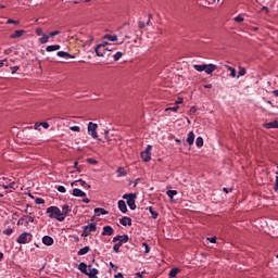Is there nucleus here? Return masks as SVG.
I'll return each mask as SVG.
<instances>
[{
	"instance_id": "obj_1",
	"label": "nucleus",
	"mask_w": 278,
	"mask_h": 278,
	"mask_svg": "<svg viewBox=\"0 0 278 278\" xmlns=\"http://www.w3.org/2000/svg\"><path fill=\"white\" fill-rule=\"evenodd\" d=\"M46 212L49 214V218H53L54 220H59V223H63L64 215L62 214V210H60V207L49 206Z\"/></svg>"
},
{
	"instance_id": "obj_2",
	"label": "nucleus",
	"mask_w": 278,
	"mask_h": 278,
	"mask_svg": "<svg viewBox=\"0 0 278 278\" xmlns=\"http://www.w3.org/2000/svg\"><path fill=\"white\" fill-rule=\"evenodd\" d=\"M113 242H117L113 247L114 253H119L123 244H127V242H129V236L128 235L116 236L113 238Z\"/></svg>"
},
{
	"instance_id": "obj_3",
	"label": "nucleus",
	"mask_w": 278,
	"mask_h": 278,
	"mask_svg": "<svg viewBox=\"0 0 278 278\" xmlns=\"http://www.w3.org/2000/svg\"><path fill=\"white\" fill-rule=\"evenodd\" d=\"M31 233L30 232H22L17 239L16 242L17 244H27V242H31Z\"/></svg>"
},
{
	"instance_id": "obj_4",
	"label": "nucleus",
	"mask_w": 278,
	"mask_h": 278,
	"mask_svg": "<svg viewBox=\"0 0 278 278\" xmlns=\"http://www.w3.org/2000/svg\"><path fill=\"white\" fill-rule=\"evenodd\" d=\"M123 199H126V203L130 210H136V194H124Z\"/></svg>"
},
{
	"instance_id": "obj_5",
	"label": "nucleus",
	"mask_w": 278,
	"mask_h": 278,
	"mask_svg": "<svg viewBox=\"0 0 278 278\" xmlns=\"http://www.w3.org/2000/svg\"><path fill=\"white\" fill-rule=\"evenodd\" d=\"M97 129H99V125L94 124L92 122H89L87 130L89 136H91L94 140H97V138H99V134H97Z\"/></svg>"
},
{
	"instance_id": "obj_6",
	"label": "nucleus",
	"mask_w": 278,
	"mask_h": 278,
	"mask_svg": "<svg viewBox=\"0 0 278 278\" xmlns=\"http://www.w3.org/2000/svg\"><path fill=\"white\" fill-rule=\"evenodd\" d=\"M152 149H153V146L149 144V146H147L146 150L143 152H141L142 162H151Z\"/></svg>"
},
{
	"instance_id": "obj_7",
	"label": "nucleus",
	"mask_w": 278,
	"mask_h": 278,
	"mask_svg": "<svg viewBox=\"0 0 278 278\" xmlns=\"http://www.w3.org/2000/svg\"><path fill=\"white\" fill-rule=\"evenodd\" d=\"M29 223H34V217L29 215H24L17 220V225H24V227H29Z\"/></svg>"
},
{
	"instance_id": "obj_8",
	"label": "nucleus",
	"mask_w": 278,
	"mask_h": 278,
	"mask_svg": "<svg viewBox=\"0 0 278 278\" xmlns=\"http://www.w3.org/2000/svg\"><path fill=\"white\" fill-rule=\"evenodd\" d=\"M92 231H97V224H90L84 227V232L81 236H84L85 238H88V236H90V233H92Z\"/></svg>"
},
{
	"instance_id": "obj_9",
	"label": "nucleus",
	"mask_w": 278,
	"mask_h": 278,
	"mask_svg": "<svg viewBox=\"0 0 278 278\" xmlns=\"http://www.w3.org/2000/svg\"><path fill=\"white\" fill-rule=\"evenodd\" d=\"M94 51L98 58H105V54L108 53V51H110V48H103V46H96Z\"/></svg>"
},
{
	"instance_id": "obj_10",
	"label": "nucleus",
	"mask_w": 278,
	"mask_h": 278,
	"mask_svg": "<svg viewBox=\"0 0 278 278\" xmlns=\"http://www.w3.org/2000/svg\"><path fill=\"white\" fill-rule=\"evenodd\" d=\"M0 179H2V181H7V184H4L2 186L4 188V190H16V182H14L5 177H2Z\"/></svg>"
},
{
	"instance_id": "obj_11",
	"label": "nucleus",
	"mask_w": 278,
	"mask_h": 278,
	"mask_svg": "<svg viewBox=\"0 0 278 278\" xmlns=\"http://www.w3.org/2000/svg\"><path fill=\"white\" fill-rule=\"evenodd\" d=\"M72 188L75 186H81L83 188H86L87 190H90V185H87V182L83 179L75 180L71 184Z\"/></svg>"
},
{
	"instance_id": "obj_12",
	"label": "nucleus",
	"mask_w": 278,
	"mask_h": 278,
	"mask_svg": "<svg viewBox=\"0 0 278 278\" xmlns=\"http://www.w3.org/2000/svg\"><path fill=\"white\" fill-rule=\"evenodd\" d=\"M40 127H43V129H49V124L47 122H37L34 126V129L36 131H41Z\"/></svg>"
},
{
	"instance_id": "obj_13",
	"label": "nucleus",
	"mask_w": 278,
	"mask_h": 278,
	"mask_svg": "<svg viewBox=\"0 0 278 278\" xmlns=\"http://www.w3.org/2000/svg\"><path fill=\"white\" fill-rule=\"evenodd\" d=\"M102 236H114V228H112V226H104L102 229Z\"/></svg>"
},
{
	"instance_id": "obj_14",
	"label": "nucleus",
	"mask_w": 278,
	"mask_h": 278,
	"mask_svg": "<svg viewBox=\"0 0 278 278\" xmlns=\"http://www.w3.org/2000/svg\"><path fill=\"white\" fill-rule=\"evenodd\" d=\"M121 225H123V227H131V217L128 216H124L123 218L119 219Z\"/></svg>"
},
{
	"instance_id": "obj_15",
	"label": "nucleus",
	"mask_w": 278,
	"mask_h": 278,
	"mask_svg": "<svg viewBox=\"0 0 278 278\" xmlns=\"http://www.w3.org/2000/svg\"><path fill=\"white\" fill-rule=\"evenodd\" d=\"M263 127H265V129H278V122L274 121V122H269L263 125Z\"/></svg>"
},
{
	"instance_id": "obj_16",
	"label": "nucleus",
	"mask_w": 278,
	"mask_h": 278,
	"mask_svg": "<svg viewBox=\"0 0 278 278\" xmlns=\"http://www.w3.org/2000/svg\"><path fill=\"white\" fill-rule=\"evenodd\" d=\"M216 68H217V66L214 64H206L204 73H206V75H212L214 73V71H216Z\"/></svg>"
},
{
	"instance_id": "obj_17",
	"label": "nucleus",
	"mask_w": 278,
	"mask_h": 278,
	"mask_svg": "<svg viewBox=\"0 0 278 278\" xmlns=\"http://www.w3.org/2000/svg\"><path fill=\"white\" fill-rule=\"evenodd\" d=\"M118 210L123 213V214H127V204L125 203V201L119 200L118 203Z\"/></svg>"
},
{
	"instance_id": "obj_18",
	"label": "nucleus",
	"mask_w": 278,
	"mask_h": 278,
	"mask_svg": "<svg viewBox=\"0 0 278 278\" xmlns=\"http://www.w3.org/2000/svg\"><path fill=\"white\" fill-rule=\"evenodd\" d=\"M70 212H71V206H68V204H64L61 211V214L63 215L64 220L66 219V216H68Z\"/></svg>"
},
{
	"instance_id": "obj_19",
	"label": "nucleus",
	"mask_w": 278,
	"mask_h": 278,
	"mask_svg": "<svg viewBox=\"0 0 278 278\" xmlns=\"http://www.w3.org/2000/svg\"><path fill=\"white\" fill-rule=\"evenodd\" d=\"M42 243L46 245V247H51L53 245V239L50 237V236H45L42 238Z\"/></svg>"
},
{
	"instance_id": "obj_20",
	"label": "nucleus",
	"mask_w": 278,
	"mask_h": 278,
	"mask_svg": "<svg viewBox=\"0 0 278 278\" xmlns=\"http://www.w3.org/2000/svg\"><path fill=\"white\" fill-rule=\"evenodd\" d=\"M24 35H25V30L20 29V30H15L13 34H11L10 38H12V39L21 38Z\"/></svg>"
},
{
	"instance_id": "obj_21",
	"label": "nucleus",
	"mask_w": 278,
	"mask_h": 278,
	"mask_svg": "<svg viewBox=\"0 0 278 278\" xmlns=\"http://www.w3.org/2000/svg\"><path fill=\"white\" fill-rule=\"evenodd\" d=\"M89 278H99L97 275H99V270L97 268L89 269L86 274Z\"/></svg>"
},
{
	"instance_id": "obj_22",
	"label": "nucleus",
	"mask_w": 278,
	"mask_h": 278,
	"mask_svg": "<svg viewBox=\"0 0 278 278\" xmlns=\"http://www.w3.org/2000/svg\"><path fill=\"white\" fill-rule=\"evenodd\" d=\"M72 194H73V197H80V198L86 197V192H84L83 190L77 189V188L73 189Z\"/></svg>"
},
{
	"instance_id": "obj_23",
	"label": "nucleus",
	"mask_w": 278,
	"mask_h": 278,
	"mask_svg": "<svg viewBox=\"0 0 278 278\" xmlns=\"http://www.w3.org/2000/svg\"><path fill=\"white\" fill-rule=\"evenodd\" d=\"M94 214L97 216H105L108 214V211L105 208L97 207L94 208Z\"/></svg>"
},
{
	"instance_id": "obj_24",
	"label": "nucleus",
	"mask_w": 278,
	"mask_h": 278,
	"mask_svg": "<svg viewBox=\"0 0 278 278\" xmlns=\"http://www.w3.org/2000/svg\"><path fill=\"white\" fill-rule=\"evenodd\" d=\"M78 269L80 270V273H83L84 275H88V265H86V263H80L78 265Z\"/></svg>"
},
{
	"instance_id": "obj_25",
	"label": "nucleus",
	"mask_w": 278,
	"mask_h": 278,
	"mask_svg": "<svg viewBox=\"0 0 278 278\" xmlns=\"http://www.w3.org/2000/svg\"><path fill=\"white\" fill-rule=\"evenodd\" d=\"M188 144L192 146L194 144V131H190L187 137Z\"/></svg>"
},
{
	"instance_id": "obj_26",
	"label": "nucleus",
	"mask_w": 278,
	"mask_h": 278,
	"mask_svg": "<svg viewBox=\"0 0 278 278\" xmlns=\"http://www.w3.org/2000/svg\"><path fill=\"white\" fill-rule=\"evenodd\" d=\"M46 51H48V53H51V51H60V45L48 46Z\"/></svg>"
},
{
	"instance_id": "obj_27",
	"label": "nucleus",
	"mask_w": 278,
	"mask_h": 278,
	"mask_svg": "<svg viewBox=\"0 0 278 278\" xmlns=\"http://www.w3.org/2000/svg\"><path fill=\"white\" fill-rule=\"evenodd\" d=\"M90 252V247L86 245L84 248H81L78 252L77 255H86L87 253Z\"/></svg>"
},
{
	"instance_id": "obj_28",
	"label": "nucleus",
	"mask_w": 278,
	"mask_h": 278,
	"mask_svg": "<svg viewBox=\"0 0 278 278\" xmlns=\"http://www.w3.org/2000/svg\"><path fill=\"white\" fill-rule=\"evenodd\" d=\"M56 55H58L59 58H70V59L75 58L74 55H71L68 52H65V51H59V52L56 53Z\"/></svg>"
},
{
	"instance_id": "obj_29",
	"label": "nucleus",
	"mask_w": 278,
	"mask_h": 278,
	"mask_svg": "<svg viewBox=\"0 0 278 278\" xmlns=\"http://www.w3.org/2000/svg\"><path fill=\"white\" fill-rule=\"evenodd\" d=\"M104 40H110L111 42H116L118 40V36H116V35H105Z\"/></svg>"
},
{
	"instance_id": "obj_30",
	"label": "nucleus",
	"mask_w": 278,
	"mask_h": 278,
	"mask_svg": "<svg viewBox=\"0 0 278 278\" xmlns=\"http://www.w3.org/2000/svg\"><path fill=\"white\" fill-rule=\"evenodd\" d=\"M206 66H207V64L193 65V68H194V71H198V73H203V71L205 72Z\"/></svg>"
},
{
	"instance_id": "obj_31",
	"label": "nucleus",
	"mask_w": 278,
	"mask_h": 278,
	"mask_svg": "<svg viewBox=\"0 0 278 278\" xmlns=\"http://www.w3.org/2000/svg\"><path fill=\"white\" fill-rule=\"evenodd\" d=\"M41 36H42V37L39 38L40 45H47V42H49V35L43 34V35H41Z\"/></svg>"
},
{
	"instance_id": "obj_32",
	"label": "nucleus",
	"mask_w": 278,
	"mask_h": 278,
	"mask_svg": "<svg viewBox=\"0 0 278 278\" xmlns=\"http://www.w3.org/2000/svg\"><path fill=\"white\" fill-rule=\"evenodd\" d=\"M178 273H179V268H173V269H170V271H169V278H175V277H177Z\"/></svg>"
},
{
	"instance_id": "obj_33",
	"label": "nucleus",
	"mask_w": 278,
	"mask_h": 278,
	"mask_svg": "<svg viewBox=\"0 0 278 278\" xmlns=\"http://www.w3.org/2000/svg\"><path fill=\"white\" fill-rule=\"evenodd\" d=\"M226 68H227V71H229L230 77H232V78L236 77V68L235 67L226 65Z\"/></svg>"
},
{
	"instance_id": "obj_34",
	"label": "nucleus",
	"mask_w": 278,
	"mask_h": 278,
	"mask_svg": "<svg viewBox=\"0 0 278 278\" xmlns=\"http://www.w3.org/2000/svg\"><path fill=\"white\" fill-rule=\"evenodd\" d=\"M244 75H247V70L244 67H240L237 78L239 79L240 77H244Z\"/></svg>"
},
{
	"instance_id": "obj_35",
	"label": "nucleus",
	"mask_w": 278,
	"mask_h": 278,
	"mask_svg": "<svg viewBox=\"0 0 278 278\" xmlns=\"http://www.w3.org/2000/svg\"><path fill=\"white\" fill-rule=\"evenodd\" d=\"M149 212H150L152 218H154V219L157 218L159 214L155 210H153L152 206L149 207Z\"/></svg>"
},
{
	"instance_id": "obj_36",
	"label": "nucleus",
	"mask_w": 278,
	"mask_h": 278,
	"mask_svg": "<svg viewBox=\"0 0 278 278\" xmlns=\"http://www.w3.org/2000/svg\"><path fill=\"white\" fill-rule=\"evenodd\" d=\"M3 66H10V61H8V59L0 60V68H3Z\"/></svg>"
},
{
	"instance_id": "obj_37",
	"label": "nucleus",
	"mask_w": 278,
	"mask_h": 278,
	"mask_svg": "<svg viewBox=\"0 0 278 278\" xmlns=\"http://www.w3.org/2000/svg\"><path fill=\"white\" fill-rule=\"evenodd\" d=\"M118 177H125L127 175V172L123 167H119L117 169Z\"/></svg>"
},
{
	"instance_id": "obj_38",
	"label": "nucleus",
	"mask_w": 278,
	"mask_h": 278,
	"mask_svg": "<svg viewBox=\"0 0 278 278\" xmlns=\"http://www.w3.org/2000/svg\"><path fill=\"white\" fill-rule=\"evenodd\" d=\"M166 194L167 197H169V199H173L174 197H176L177 190H168Z\"/></svg>"
},
{
	"instance_id": "obj_39",
	"label": "nucleus",
	"mask_w": 278,
	"mask_h": 278,
	"mask_svg": "<svg viewBox=\"0 0 278 278\" xmlns=\"http://www.w3.org/2000/svg\"><path fill=\"white\" fill-rule=\"evenodd\" d=\"M179 110V106L177 104H175V106H169L165 109V112H177Z\"/></svg>"
},
{
	"instance_id": "obj_40",
	"label": "nucleus",
	"mask_w": 278,
	"mask_h": 278,
	"mask_svg": "<svg viewBox=\"0 0 278 278\" xmlns=\"http://www.w3.org/2000/svg\"><path fill=\"white\" fill-rule=\"evenodd\" d=\"M195 144L199 148L203 147V137H198L195 140Z\"/></svg>"
},
{
	"instance_id": "obj_41",
	"label": "nucleus",
	"mask_w": 278,
	"mask_h": 278,
	"mask_svg": "<svg viewBox=\"0 0 278 278\" xmlns=\"http://www.w3.org/2000/svg\"><path fill=\"white\" fill-rule=\"evenodd\" d=\"M113 58H114L115 62H118V60H121V58H123V52H116Z\"/></svg>"
},
{
	"instance_id": "obj_42",
	"label": "nucleus",
	"mask_w": 278,
	"mask_h": 278,
	"mask_svg": "<svg viewBox=\"0 0 278 278\" xmlns=\"http://www.w3.org/2000/svg\"><path fill=\"white\" fill-rule=\"evenodd\" d=\"M235 23H243L244 17L242 15H238L236 17H233Z\"/></svg>"
},
{
	"instance_id": "obj_43",
	"label": "nucleus",
	"mask_w": 278,
	"mask_h": 278,
	"mask_svg": "<svg viewBox=\"0 0 278 278\" xmlns=\"http://www.w3.org/2000/svg\"><path fill=\"white\" fill-rule=\"evenodd\" d=\"M4 236H12L14 233V230L12 228H7L3 230Z\"/></svg>"
},
{
	"instance_id": "obj_44",
	"label": "nucleus",
	"mask_w": 278,
	"mask_h": 278,
	"mask_svg": "<svg viewBox=\"0 0 278 278\" xmlns=\"http://www.w3.org/2000/svg\"><path fill=\"white\" fill-rule=\"evenodd\" d=\"M71 131H76L77 134H79V131H81V128H79V126H72L70 127Z\"/></svg>"
},
{
	"instance_id": "obj_45",
	"label": "nucleus",
	"mask_w": 278,
	"mask_h": 278,
	"mask_svg": "<svg viewBox=\"0 0 278 278\" xmlns=\"http://www.w3.org/2000/svg\"><path fill=\"white\" fill-rule=\"evenodd\" d=\"M94 40V37L89 36V40L85 41V45H87L88 47H90V45H92V41Z\"/></svg>"
},
{
	"instance_id": "obj_46",
	"label": "nucleus",
	"mask_w": 278,
	"mask_h": 278,
	"mask_svg": "<svg viewBox=\"0 0 278 278\" xmlns=\"http://www.w3.org/2000/svg\"><path fill=\"white\" fill-rule=\"evenodd\" d=\"M35 203H36L37 205H43L45 200H42L41 198H37V199L35 200Z\"/></svg>"
},
{
	"instance_id": "obj_47",
	"label": "nucleus",
	"mask_w": 278,
	"mask_h": 278,
	"mask_svg": "<svg viewBox=\"0 0 278 278\" xmlns=\"http://www.w3.org/2000/svg\"><path fill=\"white\" fill-rule=\"evenodd\" d=\"M142 247H144V253H150L151 248L147 243H142Z\"/></svg>"
},
{
	"instance_id": "obj_48",
	"label": "nucleus",
	"mask_w": 278,
	"mask_h": 278,
	"mask_svg": "<svg viewBox=\"0 0 278 278\" xmlns=\"http://www.w3.org/2000/svg\"><path fill=\"white\" fill-rule=\"evenodd\" d=\"M21 67L18 65H15L13 67H11V73L12 75H14Z\"/></svg>"
},
{
	"instance_id": "obj_49",
	"label": "nucleus",
	"mask_w": 278,
	"mask_h": 278,
	"mask_svg": "<svg viewBox=\"0 0 278 278\" xmlns=\"http://www.w3.org/2000/svg\"><path fill=\"white\" fill-rule=\"evenodd\" d=\"M54 36H60V30H54L50 33L51 38H54Z\"/></svg>"
},
{
	"instance_id": "obj_50",
	"label": "nucleus",
	"mask_w": 278,
	"mask_h": 278,
	"mask_svg": "<svg viewBox=\"0 0 278 278\" xmlns=\"http://www.w3.org/2000/svg\"><path fill=\"white\" fill-rule=\"evenodd\" d=\"M58 191L64 193V192H66V187H64V186H59V187H58Z\"/></svg>"
},
{
	"instance_id": "obj_51",
	"label": "nucleus",
	"mask_w": 278,
	"mask_h": 278,
	"mask_svg": "<svg viewBox=\"0 0 278 278\" xmlns=\"http://www.w3.org/2000/svg\"><path fill=\"white\" fill-rule=\"evenodd\" d=\"M184 103V98H178V100L175 101V105H181Z\"/></svg>"
},
{
	"instance_id": "obj_52",
	"label": "nucleus",
	"mask_w": 278,
	"mask_h": 278,
	"mask_svg": "<svg viewBox=\"0 0 278 278\" xmlns=\"http://www.w3.org/2000/svg\"><path fill=\"white\" fill-rule=\"evenodd\" d=\"M36 34L37 36H43L45 34H42V29L40 27L36 28Z\"/></svg>"
},
{
	"instance_id": "obj_53",
	"label": "nucleus",
	"mask_w": 278,
	"mask_h": 278,
	"mask_svg": "<svg viewBox=\"0 0 278 278\" xmlns=\"http://www.w3.org/2000/svg\"><path fill=\"white\" fill-rule=\"evenodd\" d=\"M88 164H97V160L94 159H87Z\"/></svg>"
},
{
	"instance_id": "obj_54",
	"label": "nucleus",
	"mask_w": 278,
	"mask_h": 278,
	"mask_svg": "<svg viewBox=\"0 0 278 278\" xmlns=\"http://www.w3.org/2000/svg\"><path fill=\"white\" fill-rule=\"evenodd\" d=\"M274 190H275V192H277V190H278V176H276V182H275Z\"/></svg>"
},
{
	"instance_id": "obj_55",
	"label": "nucleus",
	"mask_w": 278,
	"mask_h": 278,
	"mask_svg": "<svg viewBox=\"0 0 278 278\" xmlns=\"http://www.w3.org/2000/svg\"><path fill=\"white\" fill-rule=\"evenodd\" d=\"M212 242V244H216V237L207 238Z\"/></svg>"
},
{
	"instance_id": "obj_56",
	"label": "nucleus",
	"mask_w": 278,
	"mask_h": 278,
	"mask_svg": "<svg viewBox=\"0 0 278 278\" xmlns=\"http://www.w3.org/2000/svg\"><path fill=\"white\" fill-rule=\"evenodd\" d=\"M7 23L10 25L12 23H14L15 25H18V22L17 21H14V20H8Z\"/></svg>"
},
{
	"instance_id": "obj_57",
	"label": "nucleus",
	"mask_w": 278,
	"mask_h": 278,
	"mask_svg": "<svg viewBox=\"0 0 278 278\" xmlns=\"http://www.w3.org/2000/svg\"><path fill=\"white\" fill-rule=\"evenodd\" d=\"M224 192H226V194H229V192H231V190H233L232 188H224L223 189Z\"/></svg>"
},
{
	"instance_id": "obj_58",
	"label": "nucleus",
	"mask_w": 278,
	"mask_h": 278,
	"mask_svg": "<svg viewBox=\"0 0 278 278\" xmlns=\"http://www.w3.org/2000/svg\"><path fill=\"white\" fill-rule=\"evenodd\" d=\"M108 45H110V43H108V41H103L102 43H99L98 46H103V48H108Z\"/></svg>"
},
{
	"instance_id": "obj_59",
	"label": "nucleus",
	"mask_w": 278,
	"mask_h": 278,
	"mask_svg": "<svg viewBox=\"0 0 278 278\" xmlns=\"http://www.w3.org/2000/svg\"><path fill=\"white\" fill-rule=\"evenodd\" d=\"M139 29H144V22H139Z\"/></svg>"
},
{
	"instance_id": "obj_60",
	"label": "nucleus",
	"mask_w": 278,
	"mask_h": 278,
	"mask_svg": "<svg viewBox=\"0 0 278 278\" xmlns=\"http://www.w3.org/2000/svg\"><path fill=\"white\" fill-rule=\"evenodd\" d=\"M83 203H90V199L88 198L83 199Z\"/></svg>"
},
{
	"instance_id": "obj_61",
	"label": "nucleus",
	"mask_w": 278,
	"mask_h": 278,
	"mask_svg": "<svg viewBox=\"0 0 278 278\" xmlns=\"http://www.w3.org/2000/svg\"><path fill=\"white\" fill-rule=\"evenodd\" d=\"M115 278H123V274L118 273L117 275H115Z\"/></svg>"
},
{
	"instance_id": "obj_62",
	"label": "nucleus",
	"mask_w": 278,
	"mask_h": 278,
	"mask_svg": "<svg viewBox=\"0 0 278 278\" xmlns=\"http://www.w3.org/2000/svg\"><path fill=\"white\" fill-rule=\"evenodd\" d=\"M190 112H192V113L194 114V112H197V108H195V106H192V108L190 109Z\"/></svg>"
},
{
	"instance_id": "obj_63",
	"label": "nucleus",
	"mask_w": 278,
	"mask_h": 278,
	"mask_svg": "<svg viewBox=\"0 0 278 278\" xmlns=\"http://www.w3.org/2000/svg\"><path fill=\"white\" fill-rule=\"evenodd\" d=\"M204 88H213L212 84H208V85H204Z\"/></svg>"
},
{
	"instance_id": "obj_64",
	"label": "nucleus",
	"mask_w": 278,
	"mask_h": 278,
	"mask_svg": "<svg viewBox=\"0 0 278 278\" xmlns=\"http://www.w3.org/2000/svg\"><path fill=\"white\" fill-rule=\"evenodd\" d=\"M276 97H278V90L273 91Z\"/></svg>"
}]
</instances>
